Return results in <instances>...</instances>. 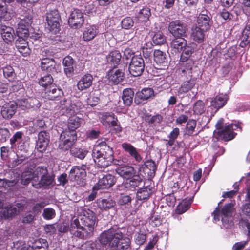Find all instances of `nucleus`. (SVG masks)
Listing matches in <instances>:
<instances>
[{"instance_id": "obj_55", "label": "nucleus", "mask_w": 250, "mask_h": 250, "mask_svg": "<svg viewBox=\"0 0 250 250\" xmlns=\"http://www.w3.org/2000/svg\"><path fill=\"white\" fill-rule=\"evenodd\" d=\"M152 40L156 45H162L166 42V37L163 33L158 32L154 34Z\"/></svg>"}, {"instance_id": "obj_31", "label": "nucleus", "mask_w": 250, "mask_h": 250, "mask_svg": "<svg viewBox=\"0 0 250 250\" xmlns=\"http://www.w3.org/2000/svg\"><path fill=\"white\" fill-rule=\"evenodd\" d=\"M45 92V97L49 100H54L62 94V90L57 87L54 84L50 86Z\"/></svg>"}, {"instance_id": "obj_3", "label": "nucleus", "mask_w": 250, "mask_h": 250, "mask_svg": "<svg viewBox=\"0 0 250 250\" xmlns=\"http://www.w3.org/2000/svg\"><path fill=\"white\" fill-rule=\"evenodd\" d=\"M92 156L96 165L99 168L106 167L113 160L112 149L104 142H101L94 146Z\"/></svg>"}, {"instance_id": "obj_35", "label": "nucleus", "mask_w": 250, "mask_h": 250, "mask_svg": "<svg viewBox=\"0 0 250 250\" xmlns=\"http://www.w3.org/2000/svg\"><path fill=\"white\" fill-rule=\"evenodd\" d=\"M193 201L192 198H189L188 201L184 200L179 203L176 207L175 212L178 214H182L187 211L190 207L191 204Z\"/></svg>"}, {"instance_id": "obj_17", "label": "nucleus", "mask_w": 250, "mask_h": 250, "mask_svg": "<svg viewBox=\"0 0 250 250\" xmlns=\"http://www.w3.org/2000/svg\"><path fill=\"white\" fill-rule=\"evenodd\" d=\"M16 109V104L11 102L6 103L1 107V114L4 119H10L15 114Z\"/></svg>"}, {"instance_id": "obj_9", "label": "nucleus", "mask_w": 250, "mask_h": 250, "mask_svg": "<svg viewBox=\"0 0 250 250\" xmlns=\"http://www.w3.org/2000/svg\"><path fill=\"white\" fill-rule=\"evenodd\" d=\"M212 15L207 10H202L197 17L196 25L206 30H209L212 24Z\"/></svg>"}, {"instance_id": "obj_39", "label": "nucleus", "mask_w": 250, "mask_h": 250, "mask_svg": "<svg viewBox=\"0 0 250 250\" xmlns=\"http://www.w3.org/2000/svg\"><path fill=\"white\" fill-rule=\"evenodd\" d=\"M121 55L119 51L115 50L109 53L107 56V62L115 66L120 61Z\"/></svg>"}, {"instance_id": "obj_21", "label": "nucleus", "mask_w": 250, "mask_h": 250, "mask_svg": "<svg viewBox=\"0 0 250 250\" xmlns=\"http://www.w3.org/2000/svg\"><path fill=\"white\" fill-rule=\"evenodd\" d=\"M63 64L64 66V71L68 77H70L74 74V69L75 66V61L73 58L67 56L65 57L63 60Z\"/></svg>"}, {"instance_id": "obj_18", "label": "nucleus", "mask_w": 250, "mask_h": 250, "mask_svg": "<svg viewBox=\"0 0 250 250\" xmlns=\"http://www.w3.org/2000/svg\"><path fill=\"white\" fill-rule=\"evenodd\" d=\"M187 80L184 81L178 90L179 94H182L191 90L195 85L196 78L193 76H186Z\"/></svg>"}, {"instance_id": "obj_41", "label": "nucleus", "mask_w": 250, "mask_h": 250, "mask_svg": "<svg viewBox=\"0 0 250 250\" xmlns=\"http://www.w3.org/2000/svg\"><path fill=\"white\" fill-rule=\"evenodd\" d=\"M154 61L159 64L165 65L167 62L166 54L160 50H155L153 53Z\"/></svg>"}, {"instance_id": "obj_54", "label": "nucleus", "mask_w": 250, "mask_h": 250, "mask_svg": "<svg viewBox=\"0 0 250 250\" xmlns=\"http://www.w3.org/2000/svg\"><path fill=\"white\" fill-rule=\"evenodd\" d=\"M70 153L74 157L83 159L87 153V151L83 149L74 147L70 150Z\"/></svg>"}, {"instance_id": "obj_53", "label": "nucleus", "mask_w": 250, "mask_h": 250, "mask_svg": "<svg viewBox=\"0 0 250 250\" xmlns=\"http://www.w3.org/2000/svg\"><path fill=\"white\" fill-rule=\"evenodd\" d=\"M218 140L214 141L211 144V147L214 153V156L217 157L223 155L225 151V148L221 146L220 147L218 143Z\"/></svg>"}, {"instance_id": "obj_22", "label": "nucleus", "mask_w": 250, "mask_h": 250, "mask_svg": "<svg viewBox=\"0 0 250 250\" xmlns=\"http://www.w3.org/2000/svg\"><path fill=\"white\" fill-rule=\"evenodd\" d=\"M93 78L91 74H87L83 76L77 83L78 89L83 91L89 88L92 84Z\"/></svg>"}, {"instance_id": "obj_52", "label": "nucleus", "mask_w": 250, "mask_h": 250, "mask_svg": "<svg viewBox=\"0 0 250 250\" xmlns=\"http://www.w3.org/2000/svg\"><path fill=\"white\" fill-rule=\"evenodd\" d=\"M68 140L61 139L60 138V141L59 143L58 148L59 149L62 151L65 152L69 150L71 146L74 145V143H71V141L69 142L67 141Z\"/></svg>"}, {"instance_id": "obj_5", "label": "nucleus", "mask_w": 250, "mask_h": 250, "mask_svg": "<svg viewBox=\"0 0 250 250\" xmlns=\"http://www.w3.org/2000/svg\"><path fill=\"white\" fill-rule=\"evenodd\" d=\"M236 124H229L225 126V128L220 131H214V138L217 140L229 141L234 138L236 133L234 130L238 128Z\"/></svg>"}, {"instance_id": "obj_4", "label": "nucleus", "mask_w": 250, "mask_h": 250, "mask_svg": "<svg viewBox=\"0 0 250 250\" xmlns=\"http://www.w3.org/2000/svg\"><path fill=\"white\" fill-rule=\"evenodd\" d=\"M3 203L0 200V219H8L18 214L25 209V204L18 203L13 205L3 208Z\"/></svg>"}, {"instance_id": "obj_38", "label": "nucleus", "mask_w": 250, "mask_h": 250, "mask_svg": "<svg viewBox=\"0 0 250 250\" xmlns=\"http://www.w3.org/2000/svg\"><path fill=\"white\" fill-rule=\"evenodd\" d=\"M97 29L95 27L89 26L86 27L83 33V38L85 41H89L95 38L97 34Z\"/></svg>"}, {"instance_id": "obj_32", "label": "nucleus", "mask_w": 250, "mask_h": 250, "mask_svg": "<svg viewBox=\"0 0 250 250\" xmlns=\"http://www.w3.org/2000/svg\"><path fill=\"white\" fill-rule=\"evenodd\" d=\"M53 182L54 177L50 175L48 172L47 174L40 179L39 181L36 183L34 187L36 188H40L42 187L47 188L52 185Z\"/></svg>"}, {"instance_id": "obj_8", "label": "nucleus", "mask_w": 250, "mask_h": 250, "mask_svg": "<svg viewBox=\"0 0 250 250\" xmlns=\"http://www.w3.org/2000/svg\"><path fill=\"white\" fill-rule=\"evenodd\" d=\"M241 218L239 225L245 231L247 235H250V203H246L242 207V212L240 213Z\"/></svg>"}, {"instance_id": "obj_50", "label": "nucleus", "mask_w": 250, "mask_h": 250, "mask_svg": "<svg viewBox=\"0 0 250 250\" xmlns=\"http://www.w3.org/2000/svg\"><path fill=\"white\" fill-rule=\"evenodd\" d=\"M4 76L9 81H12L16 74L13 67L10 65H6L3 68Z\"/></svg>"}, {"instance_id": "obj_7", "label": "nucleus", "mask_w": 250, "mask_h": 250, "mask_svg": "<svg viewBox=\"0 0 250 250\" xmlns=\"http://www.w3.org/2000/svg\"><path fill=\"white\" fill-rule=\"evenodd\" d=\"M46 20L48 30L54 34L59 31L60 16L57 10H51L46 14Z\"/></svg>"}, {"instance_id": "obj_57", "label": "nucleus", "mask_w": 250, "mask_h": 250, "mask_svg": "<svg viewBox=\"0 0 250 250\" xmlns=\"http://www.w3.org/2000/svg\"><path fill=\"white\" fill-rule=\"evenodd\" d=\"M115 205L114 202L111 199H102L98 202V206L100 208L107 209L111 208Z\"/></svg>"}, {"instance_id": "obj_26", "label": "nucleus", "mask_w": 250, "mask_h": 250, "mask_svg": "<svg viewBox=\"0 0 250 250\" xmlns=\"http://www.w3.org/2000/svg\"><path fill=\"white\" fill-rule=\"evenodd\" d=\"M151 12L149 8L142 9V28L144 26L143 24L144 23L146 27L144 28V31H145L146 34L149 33L150 31V22L149 20Z\"/></svg>"}, {"instance_id": "obj_63", "label": "nucleus", "mask_w": 250, "mask_h": 250, "mask_svg": "<svg viewBox=\"0 0 250 250\" xmlns=\"http://www.w3.org/2000/svg\"><path fill=\"white\" fill-rule=\"evenodd\" d=\"M134 21L130 17L124 18L121 22V26L125 29H129L133 25Z\"/></svg>"}, {"instance_id": "obj_25", "label": "nucleus", "mask_w": 250, "mask_h": 250, "mask_svg": "<svg viewBox=\"0 0 250 250\" xmlns=\"http://www.w3.org/2000/svg\"><path fill=\"white\" fill-rule=\"evenodd\" d=\"M208 30L195 26L192 28L191 37L198 43L203 42L205 39V33Z\"/></svg>"}, {"instance_id": "obj_44", "label": "nucleus", "mask_w": 250, "mask_h": 250, "mask_svg": "<svg viewBox=\"0 0 250 250\" xmlns=\"http://www.w3.org/2000/svg\"><path fill=\"white\" fill-rule=\"evenodd\" d=\"M123 148L128 152L132 156L134 157L137 161H140V155L136 152V149L130 144L124 143L122 144Z\"/></svg>"}, {"instance_id": "obj_23", "label": "nucleus", "mask_w": 250, "mask_h": 250, "mask_svg": "<svg viewBox=\"0 0 250 250\" xmlns=\"http://www.w3.org/2000/svg\"><path fill=\"white\" fill-rule=\"evenodd\" d=\"M185 37H175L172 39L170 45L172 50L176 53H180L187 44Z\"/></svg>"}, {"instance_id": "obj_40", "label": "nucleus", "mask_w": 250, "mask_h": 250, "mask_svg": "<svg viewBox=\"0 0 250 250\" xmlns=\"http://www.w3.org/2000/svg\"><path fill=\"white\" fill-rule=\"evenodd\" d=\"M60 138L61 139L68 140L67 141H71V143L74 144L75 141L77 139V135L76 131L71 129H66L62 132L60 135Z\"/></svg>"}, {"instance_id": "obj_30", "label": "nucleus", "mask_w": 250, "mask_h": 250, "mask_svg": "<svg viewBox=\"0 0 250 250\" xmlns=\"http://www.w3.org/2000/svg\"><path fill=\"white\" fill-rule=\"evenodd\" d=\"M228 98L226 95L219 94L211 101V105L217 109L223 107L227 103Z\"/></svg>"}, {"instance_id": "obj_14", "label": "nucleus", "mask_w": 250, "mask_h": 250, "mask_svg": "<svg viewBox=\"0 0 250 250\" xmlns=\"http://www.w3.org/2000/svg\"><path fill=\"white\" fill-rule=\"evenodd\" d=\"M181 62V69L183 75L185 76H193V71L197 67L195 65L193 59L180 60Z\"/></svg>"}, {"instance_id": "obj_13", "label": "nucleus", "mask_w": 250, "mask_h": 250, "mask_svg": "<svg viewBox=\"0 0 250 250\" xmlns=\"http://www.w3.org/2000/svg\"><path fill=\"white\" fill-rule=\"evenodd\" d=\"M234 205L231 203L225 204L220 210L219 205L215 208L212 212L214 220L219 221L220 220V214L221 217L223 216H233Z\"/></svg>"}, {"instance_id": "obj_33", "label": "nucleus", "mask_w": 250, "mask_h": 250, "mask_svg": "<svg viewBox=\"0 0 250 250\" xmlns=\"http://www.w3.org/2000/svg\"><path fill=\"white\" fill-rule=\"evenodd\" d=\"M60 108L62 110H64L67 113L70 114H76L78 112V109L76 106L72 104L69 100H64L61 102Z\"/></svg>"}, {"instance_id": "obj_51", "label": "nucleus", "mask_w": 250, "mask_h": 250, "mask_svg": "<svg viewBox=\"0 0 250 250\" xmlns=\"http://www.w3.org/2000/svg\"><path fill=\"white\" fill-rule=\"evenodd\" d=\"M193 110L195 114H202L205 111V104L203 101L202 100L197 101L194 104Z\"/></svg>"}, {"instance_id": "obj_62", "label": "nucleus", "mask_w": 250, "mask_h": 250, "mask_svg": "<svg viewBox=\"0 0 250 250\" xmlns=\"http://www.w3.org/2000/svg\"><path fill=\"white\" fill-rule=\"evenodd\" d=\"M154 95V91L151 88H144L142 89V100H147Z\"/></svg>"}, {"instance_id": "obj_43", "label": "nucleus", "mask_w": 250, "mask_h": 250, "mask_svg": "<svg viewBox=\"0 0 250 250\" xmlns=\"http://www.w3.org/2000/svg\"><path fill=\"white\" fill-rule=\"evenodd\" d=\"M83 122V119L77 116H72L69 119L68 128L75 131L77 128L80 126Z\"/></svg>"}, {"instance_id": "obj_36", "label": "nucleus", "mask_w": 250, "mask_h": 250, "mask_svg": "<svg viewBox=\"0 0 250 250\" xmlns=\"http://www.w3.org/2000/svg\"><path fill=\"white\" fill-rule=\"evenodd\" d=\"M153 45L151 42L146 43L145 46L142 47V50L143 53V56L145 58L146 63L151 62V57L153 52Z\"/></svg>"}, {"instance_id": "obj_12", "label": "nucleus", "mask_w": 250, "mask_h": 250, "mask_svg": "<svg viewBox=\"0 0 250 250\" xmlns=\"http://www.w3.org/2000/svg\"><path fill=\"white\" fill-rule=\"evenodd\" d=\"M68 22L72 28L77 29L81 27L84 22L83 13L79 9H74L71 13Z\"/></svg>"}, {"instance_id": "obj_47", "label": "nucleus", "mask_w": 250, "mask_h": 250, "mask_svg": "<svg viewBox=\"0 0 250 250\" xmlns=\"http://www.w3.org/2000/svg\"><path fill=\"white\" fill-rule=\"evenodd\" d=\"M53 79L50 75H47L42 77L39 81L40 85L44 87L46 90L53 84Z\"/></svg>"}, {"instance_id": "obj_16", "label": "nucleus", "mask_w": 250, "mask_h": 250, "mask_svg": "<svg viewBox=\"0 0 250 250\" xmlns=\"http://www.w3.org/2000/svg\"><path fill=\"white\" fill-rule=\"evenodd\" d=\"M115 183L114 177L111 174H107L99 180L96 185L94 187V188L98 190L109 188L114 185Z\"/></svg>"}, {"instance_id": "obj_27", "label": "nucleus", "mask_w": 250, "mask_h": 250, "mask_svg": "<svg viewBox=\"0 0 250 250\" xmlns=\"http://www.w3.org/2000/svg\"><path fill=\"white\" fill-rule=\"evenodd\" d=\"M56 62L54 59L49 58H43L41 61V67L42 70L50 73L56 72Z\"/></svg>"}, {"instance_id": "obj_49", "label": "nucleus", "mask_w": 250, "mask_h": 250, "mask_svg": "<svg viewBox=\"0 0 250 250\" xmlns=\"http://www.w3.org/2000/svg\"><path fill=\"white\" fill-rule=\"evenodd\" d=\"M180 60L191 59L190 57L194 51V48L191 45H186L182 50Z\"/></svg>"}, {"instance_id": "obj_48", "label": "nucleus", "mask_w": 250, "mask_h": 250, "mask_svg": "<svg viewBox=\"0 0 250 250\" xmlns=\"http://www.w3.org/2000/svg\"><path fill=\"white\" fill-rule=\"evenodd\" d=\"M147 183H150V182L149 181H145L143 187L142 188V200L148 198L152 193V187L149 185H145Z\"/></svg>"}, {"instance_id": "obj_46", "label": "nucleus", "mask_w": 250, "mask_h": 250, "mask_svg": "<svg viewBox=\"0 0 250 250\" xmlns=\"http://www.w3.org/2000/svg\"><path fill=\"white\" fill-rule=\"evenodd\" d=\"M218 15L224 20L228 21H236V18L235 15L230 12H229L227 9L224 8L218 13Z\"/></svg>"}, {"instance_id": "obj_29", "label": "nucleus", "mask_w": 250, "mask_h": 250, "mask_svg": "<svg viewBox=\"0 0 250 250\" xmlns=\"http://www.w3.org/2000/svg\"><path fill=\"white\" fill-rule=\"evenodd\" d=\"M47 168L46 167H38L32 172L33 173V186L39 181L40 179L47 174Z\"/></svg>"}, {"instance_id": "obj_11", "label": "nucleus", "mask_w": 250, "mask_h": 250, "mask_svg": "<svg viewBox=\"0 0 250 250\" xmlns=\"http://www.w3.org/2000/svg\"><path fill=\"white\" fill-rule=\"evenodd\" d=\"M101 121L103 125L106 127H113L117 132H121L122 127L118 124L117 118L112 113H105L101 118Z\"/></svg>"}, {"instance_id": "obj_28", "label": "nucleus", "mask_w": 250, "mask_h": 250, "mask_svg": "<svg viewBox=\"0 0 250 250\" xmlns=\"http://www.w3.org/2000/svg\"><path fill=\"white\" fill-rule=\"evenodd\" d=\"M107 76L110 82L116 84L123 80L124 73L120 70L112 69L108 72Z\"/></svg>"}, {"instance_id": "obj_60", "label": "nucleus", "mask_w": 250, "mask_h": 250, "mask_svg": "<svg viewBox=\"0 0 250 250\" xmlns=\"http://www.w3.org/2000/svg\"><path fill=\"white\" fill-rule=\"evenodd\" d=\"M56 215L55 211L52 208H44L42 213V216L46 220H50L54 218Z\"/></svg>"}, {"instance_id": "obj_20", "label": "nucleus", "mask_w": 250, "mask_h": 250, "mask_svg": "<svg viewBox=\"0 0 250 250\" xmlns=\"http://www.w3.org/2000/svg\"><path fill=\"white\" fill-rule=\"evenodd\" d=\"M142 168L144 174L149 178H152L155 176L157 166L155 162L150 160L145 162L144 166H142Z\"/></svg>"}, {"instance_id": "obj_34", "label": "nucleus", "mask_w": 250, "mask_h": 250, "mask_svg": "<svg viewBox=\"0 0 250 250\" xmlns=\"http://www.w3.org/2000/svg\"><path fill=\"white\" fill-rule=\"evenodd\" d=\"M116 171L120 176L126 179L130 178L134 174V169L132 167H118Z\"/></svg>"}, {"instance_id": "obj_42", "label": "nucleus", "mask_w": 250, "mask_h": 250, "mask_svg": "<svg viewBox=\"0 0 250 250\" xmlns=\"http://www.w3.org/2000/svg\"><path fill=\"white\" fill-rule=\"evenodd\" d=\"M16 47L19 52L23 56H27L30 53V50L27 46V43L24 39L20 40L16 43Z\"/></svg>"}, {"instance_id": "obj_59", "label": "nucleus", "mask_w": 250, "mask_h": 250, "mask_svg": "<svg viewBox=\"0 0 250 250\" xmlns=\"http://www.w3.org/2000/svg\"><path fill=\"white\" fill-rule=\"evenodd\" d=\"M17 36L22 39H25L29 36L28 27L18 26L17 29Z\"/></svg>"}, {"instance_id": "obj_45", "label": "nucleus", "mask_w": 250, "mask_h": 250, "mask_svg": "<svg viewBox=\"0 0 250 250\" xmlns=\"http://www.w3.org/2000/svg\"><path fill=\"white\" fill-rule=\"evenodd\" d=\"M48 244L45 239H40L35 240L32 246L35 250H47Z\"/></svg>"}, {"instance_id": "obj_58", "label": "nucleus", "mask_w": 250, "mask_h": 250, "mask_svg": "<svg viewBox=\"0 0 250 250\" xmlns=\"http://www.w3.org/2000/svg\"><path fill=\"white\" fill-rule=\"evenodd\" d=\"M233 216H223L221 217L223 226L226 229L232 228L234 225Z\"/></svg>"}, {"instance_id": "obj_19", "label": "nucleus", "mask_w": 250, "mask_h": 250, "mask_svg": "<svg viewBox=\"0 0 250 250\" xmlns=\"http://www.w3.org/2000/svg\"><path fill=\"white\" fill-rule=\"evenodd\" d=\"M141 58L138 56H133L129 65V71L131 75L137 77L141 75Z\"/></svg>"}, {"instance_id": "obj_10", "label": "nucleus", "mask_w": 250, "mask_h": 250, "mask_svg": "<svg viewBox=\"0 0 250 250\" xmlns=\"http://www.w3.org/2000/svg\"><path fill=\"white\" fill-rule=\"evenodd\" d=\"M86 167L85 165L74 166L69 172V180L71 181L76 182L79 185L82 184L86 176Z\"/></svg>"}, {"instance_id": "obj_24", "label": "nucleus", "mask_w": 250, "mask_h": 250, "mask_svg": "<svg viewBox=\"0 0 250 250\" xmlns=\"http://www.w3.org/2000/svg\"><path fill=\"white\" fill-rule=\"evenodd\" d=\"M1 35L4 41L7 43L12 42L15 37L14 30L9 26H2Z\"/></svg>"}, {"instance_id": "obj_56", "label": "nucleus", "mask_w": 250, "mask_h": 250, "mask_svg": "<svg viewBox=\"0 0 250 250\" xmlns=\"http://www.w3.org/2000/svg\"><path fill=\"white\" fill-rule=\"evenodd\" d=\"M33 173L29 171H24L21 175V182L22 184L26 185L30 182H32L33 184Z\"/></svg>"}, {"instance_id": "obj_15", "label": "nucleus", "mask_w": 250, "mask_h": 250, "mask_svg": "<svg viewBox=\"0 0 250 250\" xmlns=\"http://www.w3.org/2000/svg\"><path fill=\"white\" fill-rule=\"evenodd\" d=\"M49 143V134L46 131H41L38 134V139L36 143V148L39 152L46 150Z\"/></svg>"}, {"instance_id": "obj_6", "label": "nucleus", "mask_w": 250, "mask_h": 250, "mask_svg": "<svg viewBox=\"0 0 250 250\" xmlns=\"http://www.w3.org/2000/svg\"><path fill=\"white\" fill-rule=\"evenodd\" d=\"M168 29L169 33L174 37H186L188 30L187 24L179 20L170 22Z\"/></svg>"}, {"instance_id": "obj_2", "label": "nucleus", "mask_w": 250, "mask_h": 250, "mask_svg": "<svg viewBox=\"0 0 250 250\" xmlns=\"http://www.w3.org/2000/svg\"><path fill=\"white\" fill-rule=\"evenodd\" d=\"M99 241L103 245H108L113 250H125L129 248V240L124 238L122 233L113 228L102 232Z\"/></svg>"}, {"instance_id": "obj_37", "label": "nucleus", "mask_w": 250, "mask_h": 250, "mask_svg": "<svg viewBox=\"0 0 250 250\" xmlns=\"http://www.w3.org/2000/svg\"><path fill=\"white\" fill-rule=\"evenodd\" d=\"M134 96V92L130 88L125 89L123 92L122 100L123 104L126 106L131 105L133 97Z\"/></svg>"}, {"instance_id": "obj_64", "label": "nucleus", "mask_w": 250, "mask_h": 250, "mask_svg": "<svg viewBox=\"0 0 250 250\" xmlns=\"http://www.w3.org/2000/svg\"><path fill=\"white\" fill-rule=\"evenodd\" d=\"M10 136V132L7 128L0 129V142H4Z\"/></svg>"}, {"instance_id": "obj_61", "label": "nucleus", "mask_w": 250, "mask_h": 250, "mask_svg": "<svg viewBox=\"0 0 250 250\" xmlns=\"http://www.w3.org/2000/svg\"><path fill=\"white\" fill-rule=\"evenodd\" d=\"M196 126V121L194 119L189 120L187 124V133L189 136H191Z\"/></svg>"}, {"instance_id": "obj_1", "label": "nucleus", "mask_w": 250, "mask_h": 250, "mask_svg": "<svg viewBox=\"0 0 250 250\" xmlns=\"http://www.w3.org/2000/svg\"><path fill=\"white\" fill-rule=\"evenodd\" d=\"M96 216L91 210L82 209L78 218L72 220L69 230L73 235L83 239L91 237L93 235Z\"/></svg>"}]
</instances>
